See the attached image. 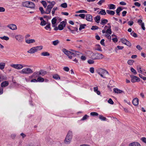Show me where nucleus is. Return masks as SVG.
Listing matches in <instances>:
<instances>
[{
    "instance_id": "obj_1",
    "label": "nucleus",
    "mask_w": 146,
    "mask_h": 146,
    "mask_svg": "<svg viewBox=\"0 0 146 146\" xmlns=\"http://www.w3.org/2000/svg\"><path fill=\"white\" fill-rule=\"evenodd\" d=\"M62 51L70 59H72L73 57L76 56L77 55L82 54L81 53L78 52L73 50V52H72L68 50L65 48H63Z\"/></svg>"
},
{
    "instance_id": "obj_2",
    "label": "nucleus",
    "mask_w": 146,
    "mask_h": 146,
    "mask_svg": "<svg viewBox=\"0 0 146 146\" xmlns=\"http://www.w3.org/2000/svg\"><path fill=\"white\" fill-rule=\"evenodd\" d=\"M62 51L70 59H72L73 57L76 56L77 55L82 54L81 53L78 52L73 50V52H72L68 50L65 48H63Z\"/></svg>"
},
{
    "instance_id": "obj_3",
    "label": "nucleus",
    "mask_w": 146,
    "mask_h": 146,
    "mask_svg": "<svg viewBox=\"0 0 146 146\" xmlns=\"http://www.w3.org/2000/svg\"><path fill=\"white\" fill-rule=\"evenodd\" d=\"M62 51L70 59H72L73 57L76 56L77 55L82 54L81 53L78 52L73 50V52H72L68 50L65 48H63Z\"/></svg>"
},
{
    "instance_id": "obj_4",
    "label": "nucleus",
    "mask_w": 146,
    "mask_h": 146,
    "mask_svg": "<svg viewBox=\"0 0 146 146\" xmlns=\"http://www.w3.org/2000/svg\"><path fill=\"white\" fill-rule=\"evenodd\" d=\"M72 137V131H69L64 140V143L66 144H69L71 141Z\"/></svg>"
},
{
    "instance_id": "obj_5",
    "label": "nucleus",
    "mask_w": 146,
    "mask_h": 146,
    "mask_svg": "<svg viewBox=\"0 0 146 146\" xmlns=\"http://www.w3.org/2000/svg\"><path fill=\"white\" fill-rule=\"evenodd\" d=\"M97 73L102 77L105 78L106 77L104 76L106 74H108V72L106 70L102 68H100L97 70Z\"/></svg>"
},
{
    "instance_id": "obj_6",
    "label": "nucleus",
    "mask_w": 146,
    "mask_h": 146,
    "mask_svg": "<svg viewBox=\"0 0 146 146\" xmlns=\"http://www.w3.org/2000/svg\"><path fill=\"white\" fill-rule=\"evenodd\" d=\"M33 71L30 68H25L23 69L20 73L22 74H29L33 73Z\"/></svg>"
},
{
    "instance_id": "obj_7",
    "label": "nucleus",
    "mask_w": 146,
    "mask_h": 146,
    "mask_svg": "<svg viewBox=\"0 0 146 146\" xmlns=\"http://www.w3.org/2000/svg\"><path fill=\"white\" fill-rule=\"evenodd\" d=\"M104 57L102 54L96 53L93 54L91 56V58L94 60L100 59L103 58Z\"/></svg>"
},
{
    "instance_id": "obj_8",
    "label": "nucleus",
    "mask_w": 146,
    "mask_h": 146,
    "mask_svg": "<svg viewBox=\"0 0 146 146\" xmlns=\"http://www.w3.org/2000/svg\"><path fill=\"white\" fill-rule=\"evenodd\" d=\"M11 66L17 70H20L22 69L23 67H25V65H22L21 64H13L11 65Z\"/></svg>"
},
{
    "instance_id": "obj_9",
    "label": "nucleus",
    "mask_w": 146,
    "mask_h": 146,
    "mask_svg": "<svg viewBox=\"0 0 146 146\" xmlns=\"http://www.w3.org/2000/svg\"><path fill=\"white\" fill-rule=\"evenodd\" d=\"M130 77L131 78V82L133 83H134L136 82H139L140 81V78L136 76L131 75H130Z\"/></svg>"
},
{
    "instance_id": "obj_10",
    "label": "nucleus",
    "mask_w": 146,
    "mask_h": 146,
    "mask_svg": "<svg viewBox=\"0 0 146 146\" xmlns=\"http://www.w3.org/2000/svg\"><path fill=\"white\" fill-rule=\"evenodd\" d=\"M66 22L64 21L60 22V24L58 25V29L60 30H62L64 27H65Z\"/></svg>"
},
{
    "instance_id": "obj_11",
    "label": "nucleus",
    "mask_w": 146,
    "mask_h": 146,
    "mask_svg": "<svg viewBox=\"0 0 146 146\" xmlns=\"http://www.w3.org/2000/svg\"><path fill=\"white\" fill-rule=\"evenodd\" d=\"M121 40L122 43L127 45L129 46H130L131 45V43L128 41L125 38H122L121 39Z\"/></svg>"
},
{
    "instance_id": "obj_12",
    "label": "nucleus",
    "mask_w": 146,
    "mask_h": 146,
    "mask_svg": "<svg viewBox=\"0 0 146 146\" xmlns=\"http://www.w3.org/2000/svg\"><path fill=\"white\" fill-rule=\"evenodd\" d=\"M7 27L12 30H15L17 29V26L14 24H9L7 25Z\"/></svg>"
},
{
    "instance_id": "obj_13",
    "label": "nucleus",
    "mask_w": 146,
    "mask_h": 146,
    "mask_svg": "<svg viewBox=\"0 0 146 146\" xmlns=\"http://www.w3.org/2000/svg\"><path fill=\"white\" fill-rule=\"evenodd\" d=\"M16 39L19 42H21L23 39V36L21 35H18L15 36Z\"/></svg>"
},
{
    "instance_id": "obj_14",
    "label": "nucleus",
    "mask_w": 146,
    "mask_h": 146,
    "mask_svg": "<svg viewBox=\"0 0 146 146\" xmlns=\"http://www.w3.org/2000/svg\"><path fill=\"white\" fill-rule=\"evenodd\" d=\"M36 52H37L35 47H32L29 50L27 51L28 53L31 54L34 53Z\"/></svg>"
},
{
    "instance_id": "obj_15",
    "label": "nucleus",
    "mask_w": 146,
    "mask_h": 146,
    "mask_svg": "<svg viewBox=\"0 0 146 146\" xmlns=\"http://www.w3.org/2000/svg\"><path fill=\"white\" fill-rule=\"evenodd\" d=\"M86 19L87 21L91 22L92 21V17L90 14H87L86 15Z\"/></svg>"
},
{
    "instance_id": "obj_16",
    "label": "nucleus",
    "mask_w": 146,
    "mask_h": 146,
    "mask_svg": "<svg viewBox=\"0 0 146 146\" xmlns=\"http://www.w3.org/2000/svg\"><path fill=\"white\" fill-rule=\"evenodd\" d=\"M9 84V83L8 81H5L1 83V86L2 88L6 87Z\"/></svg>"
},
{
    "instance_id": "obj_17",
    "label": "nucleus",
    "mask_w": 146,
    "mask_h": 146,
    "mask_svg": "<svg viewBox=\"0 0 146 146\" xmlns=\"http://www.w3.org/2000/svg\"><path fill=\"white\" fill-rule=\"evenodd\" d=\"M139 99L137 98L134 99L132 101L133 104L135 106H137L139 103Z\"/></svg>"
},
{
    "instance_id": "obj_18",
    "label": "nucleus",
    "mask_w": 146,
    "mask_h": 146,
    "mask_svg": "<svg viewBox=\"0 0 146 146\" xmlns=\"http://www.w3.org/2000/svg\"><path fill=\"white\" fill-rule=\"evenodd\" d=\"M28 8L34 9L35 7V4L29 1Z\"/></svg>"
},
{
    "instance_id": "obj_19",
    "label": "nucleus",
    "mask_w": 146,
    "mask_h": 146,
    "mask_svg": "<svg viewBox=\"0 0 146 146\" xmlns=\"http://www.w3.org/2000/svg\"><path fill=\"white\" fill-rule=\"evenodd\" d=\"M40 75L39 72H36L33 73L32 76H31V77H33L35 78H36L37 77H39Z\"/></svg>"
},
{
    "instance_id": "obj_20",
    "label": "nucleus",
    "mask_w": 146,
    "mask_h": 146,
    "mask_svg": "<svg viewBox=\"0 0 146 146\" xmlns=\"http://www.w3.org/2000/svg\"><path fill=\"white\" fill-rule=\"evenodd\" d=\"M129 146H141L140 144L137 142H134L130 143Z\"/></svg>"
},
{
    "instance_id": "obj_21",
    "label": "nucleus",
    "mask_w": 146,
    "mask_h": 146,
    "mask_svg": "<svg viewBox=\"0 0 146 146\" xmlns=\"http://www.w3.org/2000/svg\"><path fill=\"white\" fill-rule=\"evenodd\" d=\"M113 91L115 93L117 94L124 92L123 91L117 88H114L113 89Z\"/></svg>"
},
{
    "instance_id": "obj_22",
    "label": "nucleus",
    "mask_w": 146,
    "mask_h": 146,
    "mask_svg": "<svg viewBox=\"0 0 146 146\" xmlns=\"http://www.w3.org/2000/svg\"><path fill=\"white\" fill-rule=\"evenodd\" d=\"M29 1H25L23 2L22 3V5L23 7H28Z\"/></svg>"
},
{
    "instance_id": "obj_23",
    "label": "nucleus",
    "mask_w": 146,
    "mask_h": 146,
    "mask_svg": "<svg viewBox=\"0 0 146 146\" xmlns=\"http://www.w3.org/2000/svg\"><path fill=\"white\" fill-rule=\"evenodd\" d=\"M39 72L40 76H44L47 73L46 71L43 70H40Z\"/></svg>"
},
{
    "instance_id": "obj_24",
    "label": "nucleus",
    "mask_w": 146,
    "mask_h": 146,
    "mask_svg": "<svg viewBox=\"0 0 146 146\" xmlns=\"http://www.w3.org/2000/svg\"><path fill=\"white\" fill-rule=\"evenodd\" d=\"M106 12L108 14L111 15H113L115 13L114 11L111 10H106Z\"/></svg>"
},
{
    "instance_id": "obj_25",
    "label": "nucleus",
    "mask_w": 146,
    "mask_h": 146,
    "mask_svg": "<svg viewBox=\"0 0 146 146\" xmlns=\"http://www.w3.org/2000/svg\"><path fill=\"white\" fill-rule=\"evenodd\" d=\"M56 19L55 17L52 20V26L53 27H55V24L56 23Z\"/></svg>"
},
{
    "instance_id": "obj_26",
    "label": "nucleus",
    "mask_w": 146,
    "mask_h": 146,
    "mask_svg": "<svg viewBox=\"0 0 146 146\" xmlns=\"http://www.w3.org/2000/svg\"><path fill=\"white\" fill-rule=\"evenodd\" d=\"M81 55H77L76 56H77L78 57H80V59L84 61L86 59V57H85V56L82 55V53Z\"/></svg>"
},
{
    "instance_id": "obj_27",
    "label": "nucleus",
    "mask_w": 146,
    "mask_h": 146,
    "mask_svg": "<svg viewBox=\"0 0 146 146\" xmlns=\"http://www.w3.org/2000/svg\"><path fill=\"white\" fill-rule=\"evenodd\" d=\"M100 16L97 15L95 17V20L96 22L97 23H99L100 19Z\"/></svg>"
},
{
    "instance_id": "obj_28",
    "label": "nucleus",
    "mask_w": 146,
    "mask_h": 146,
    "mask_svg": "<svg viewBox=\"0 0 146 146\" xmlns=\"http://www.w3.org/2000/svg\"><path fill=\"white\" fill-rule=\"evenodd\" d=\"M25 42L27 43L30 44L31 43L35 42V40L34 39H31L30 40H26Z\"/></svg>"
},
{
    "instance_id": "obj_29",
    "label": "nucleus",
    "mask_w": 146,
    "mask_h": 146,
    "mask_svg": "<svg viewBox=\"0 0 146 146\" xmlns=\"http://www.w3.org/2000/svg\"><path fill=\"white\" fill-rule=\"evenodd\" d=\"M108 22V21L106 19H102L101 20V22L100 24L104 25Z\"/></svg>"
},
{
    "instance_id": "obj_30",
    "label": "nucleus",
    "mask_w": 146,
    "mask_h": 146,
    "mask_svg": "<svg viewBox=\"0 0 146 146\" xmlns=\"http://www.w3.org/2000/svg\"><path fill=\"white\" fill-rule=\"evenodd\" d=\"M122 10V9L121 8V7H119L118 8L116 11V13L117 15L119 16L120 15L119 12Z\"/></svg>"
},
{
    "instance_id": "obj_31",
    "label": "nucleus",
    "mask_w": 146,
    "mask_h": 146,
    "mask_svg": "<svg viewBox=\"0 0 146 146\" xmlns=\"http://www.w3.org/2000/svg\"><path fill=\"white\" fill-rule=\"evenodd\" d=\"M36 52L38 50H40L42 49L43 46H39L35 47Z\"/></svg>"
},
{
    "instance_id": "obj_32",
    "label": "nucleus",
    "mask_w": 146,
    "mask_h": 146,
    "mask_svg": "<svg viewBox=\"0 0 146 146\" xmlns=\"http://www.w3.org/2000/svg\"><path fill=\"white\" fill-rule=\"evenodd\" d=\"M7 79V78L6 76L2 75L0 76V80H6Z\"/></svg>"
},
{
    "instance_id": "obj_33",
    "label": "nucleus",
    "mask_w": 146,
    "mask_h": 146,
    "mask_svg": "<svg viewBox=\"0 0 146 146\" xmlns=\"http://www.w3.org/2000/svg\"><path fill=\"white\" fill-rule=\"evenodd\" d=\"M41 54L43 56H49L50 54L47 52H43L41 53Z\"/></svg>"
},
{
    "instance_id": "obj_34",
    "label": "nucleus",
    "mask_w": 146,
    "mask_h": 146,
    "mask_svg": "<svg viewBox=\"0 0 146 146\" xmlns=\"http://www.w3.org/2000/svg\"><path fill=\"white\" fill-rule=\"evenodd\" d=\"M5 63L4 62L0 63V69L2 70L5 68Z\"/></svg>"
},
{
    "instance_id": "obj_35",
    "label": "nucleus",
    "mask_w": 146,
    "mask_h": 146,
    "mask_svg": "<svg viewBox=\"0 0 146 146\" xmlns=\"http://www.w3.org/2000/svg\"><path fill=\"white\" fill-rule=\"evenodd\" d=\"M102 10L98 13L99 14L102 15H105L106 14V13L104 9H101Z\"/></svg>"
},
{
    "instance_id": "obj_36",
    "label": "nucleus",
    "mask_w": 146,
    "mask_h": 146,
    "mask_svg": "<svg viewBox=\"0 0 146 146\" xmlns=\"http://www.w3.org/2000/svg\"><path fill=\"white\" fill-rule=\"evenodd\" d=\"M44 79L41 77H39L37 79V81L39 82H43L44 81Z\"/></svg>"
},
{
    "instance_id": "obj_37",
    "label": "nucleus",
    "mask_w": 146,
    "mask_h": 146,
    "mask_svg": "<svg viewBox=\"0 0 146 146\" xmlns=\"http://www.w3.org/2000/svg\"><path fill=\"white\" fill-rule=\"evenodd\" d=\"M111 26H110L108 27L109 29H108L106 31V33H108L110 35L111 34L112 32L111 29Z\"/></svg>"
},
{
    "instance_id": "obj_38",
    "label": "nucleus",
    "mask_w": 146,
    "mask_h": 146,
    "mask_svg": "<svg viewBox=\"0 0 146 146\" xmlns=\"http://www.w3.org/2000/svg\"><path fill=\"white\" fill-rule=\"evenodd\" d=\"M99 118L102 121H106V117H104L101 115H99Z\"/></svg>"
},
{
    "instance_id": "obj_39",
    "label": "nucleus",
    "mask_w": 146,
    "mask_h": 146,
    "mask_svg": "<svg viewBox=\"0 0 146 146\" xmlns=\"http://www.w3.org/2000/svg\"><path fill=\"white\" fill-rule=\"evenodd\" d=\"M134 61L132 60H129L127 61L128 64L130 65H132Z\"/></svg>"
},
{
    "instance_id": "obj_40",
    "label": "nucleus",
    "mask_w": 146,
    "mask_h": 146,
    "mask_svg": "<svg viewBox=\"0 0 146 146\" xmlns=\"http://www.w3.org/2000/svg\"><path fill=\"white\" fill-rule=\"evenodd\" d=\"M60 42L58 40H56L53 41L52 42V44L54 46L57 45Z\"/></svg>"
},
{
    "instance_id": "obj_41",
    "label": "nucleus",
    "mask_w": 146,
    "mask_h": 146,
    "mask_svg": "<svg viewBox=\"0 0 146 146\" xmlns=\"http://www.w3.org/2000/svg\"><path fill=\"white\" fill-rule=\"evenodd\" d=\"M53 77L56 80H60V78L58 74H55L53 76Z\"/></svg>"
},
{
    "instance_id": "obj_42",
    "label": "nucleus",
    "mask_w": 146,
    "mask_h": 146,
    "mask_svg": "<svg viewBox=\"0 0 146 146\" xmlns=\"http://www.w3.org/2000/svg\"><path fill=\"white\" fill-rule=\"evenodd\" d=\"M110 9H115V5L113 4H111L109 6Z\"/></svg>"
},
{
    "instance_id": "obj_43",
    "label": "nucleus",
    "mask_w": 146,
    "mask_h": 146,
    "mask_svg": "<svg viewBox=\"0 0 146 146\" xmlns=\"http://www.w3.org/2000/svg\"><path fill=\"white\" fill-rule=\"evenodd\" d=\"M0 38L2 40H7L9 39V38L8 37L6 36H4L3 37H1Z\"/></svg>"
},
{
    "instance_id": "obj_44",
    "label": "nucleus",
    "mask_w": 146,
    "mask_h": 146,
    "mask_svg": "<svg viewBox=\"0 0 146 146\" xmlns=\"http://www.w3.org/2000/svg\"><path fill=\"white\" fill-rule=\"evenodd\" d=\"M86 26V24L81 25H80V27L79 28V30L81 31L82 29H84L85 28V27Z\"/></svg>"
},
{
    "instance_id": "obj_45",
    "label": "nucleus",
    "mask_w": 146,
    "mask_h": 146,
    "mask_svg": "<svg viewBox=\"0 0 146 146\" xmlns=\"http://www.w3.org/2000/svg\"><path fill=\"white\" fill-rule=\"evenodd\" d=\"M87 11L84 10H81L76 12V13H87Z\"/></svg>"
},
{
    "instance_id": "obj_46",
    "label": "nucleus",
    "mask_w": 146,
    "mask_h": 146,
    "mask_svg": "<svg viewBox=\"0 0 146 146\" xmlns=\"http://www.w3.org/2000/svg\"><path fill=\"white\" fill-rule=\"evenodd\" d=\"M50 23H49L46 25L44 27L46 30H48V29H50V30H51V28H50Z\"/></svg>"
},
{
    "instance_id": "obj_47",
    "label": "nucleus",
    "mask_w": 146,
    "mask_h": 146,
    "mask_svg": "<svg viewBox=\"0 0 146 146\" xmlns=\"http://www.w3.org/2000/svg\"><path fill=\"white\" fill-rule=\"evenodd\" d=\"M60 6L64 8H66L67 7V5L66 3H64L62 4Z\"/></svg>"
},
{
    "instance_id": "obj_48",
    "label": "nucleus",
    "mask_w": 146,
    "mask_h": 146,
    "mask_svg": "<svg viewBox=\"0 0 146 146\" xmlns=\"http://www.w3.org/2000/svg\"><path fill=\"white\" fill-rule=\"evenodd\" d=\"M131 71L133 72V74L135 75L137 74V72L133 68H131Z\"/></svg>"
},
{
    "instance_id": "obj_49",
    "label": "nucleus",
    "mask_w": 146,
    "mask_h": 146,
    "mask_svg": "<svg viewBox=\"0 0 146 146\" xmlns=\"http://www.w3.org/2000/svg\"><path fill=\"white\" fill-rule=\"evenodd\" d=\"M39 9L41 11V13L42 14H43L45 13V11L44 10L43 8L42 7H40L39 8Z\"/></svg>"
},
{
    "instance_id": "obj_50",
    "label": "nucleus",
    "mask_w": 146,
    "mask_h": 146,
    "mask_svg": "<svg viewBox=\"0 0 146 146\" xmlns=\"http://www.w3.org/2000/svg\"><path fill=\"white\" fill-rule=\"evenodd\" d=\"M131 35L135 37H137V35L136 33H135L133 31L130 33Z\"/></svg>"
},
{
    "instance_id": "obj_51",
    "label": "nucleus",
    "mask_w": 146,
    "mask_h": 146,
    "mask_svg": "<svg viewBox=\"0 0 146 146\" xmlns=\"http://www.w3.org/2000/svg\"><path fill=\"white\" fill-rule=\"evenodd\" d=\"M51 11V9H50L48 8H47L44 13L47 14H49L50 13Z\"/></svg>"
},
{
    "instance_id": "obj_52",
    "label": "nucleus",
    "mask_w": 146,
    "mask_h": 146,
    "mask_svg": "<svg viewBox=\"0 0 146 146\" xmlns=\"http://www.w3.org/2000/svg\"><path fill=\"white\" fill-rule=\"evenodd\" d=\"M90 114L92 116H98V114L96 112H91Z\"/></svg>"
},
{
    "instance_id": "obj_53",
    "label": "nucleus",
    "mask_w": 146,
    "mask_h": 146,
    "mask_svg": "<svg viewBox=\"0 0 146 146\" xmlns=\"http://www.w3.org/2000/svg\"><path fill=\"white\" fill-rule=\"evenodd\" d=\"M137 68L138 72L139 73H142L143 70H141V68L140 67H139V66H137Z\"/></svg>"
},
{
    "instance_id": "obj_54",
    "label": "nucleus",
    "mask_w": 146,
    "mask_h": 146,
    "mask_svg": "<svg viewBox=\"0 0 146 146\" xmlns=\"http://www.w3.org/2000/svg\"><path fill=\"white\" fill-rule=\"evenodd\" d=\"M41 3L43 5V6L44 7H46L47 6V4L46 2L44 1H41Z\"/></svg>"
},
{
    "instance_id": "obj_55",
    "label": "nucleus",
    "mask_w": 146,
    "mask_h": 146,
    "mask_svg": "<svg viewBox=\"0 0 146 146\" xmlns=\"http://www.w3.org/2000/svg\"><path fill=\"white\" fill-rule=\"evenodd\" d=\"M98 29V27L96 26H92L91 29L92 30H95Z\"/></svg>"
},
{
    "instance_id": "obj_56",
    "label": "nucleus",
    "mask_w": 146,
    "mask_h": 146,
    "mask_svg": "<svg viewBox=\"0 0 146 146\" xmlns=\"http://www.w3.org/2000/svg\"><path fill=\"white\" fill-rule=\"evenodd\" d=\"M57 9L58 8L57 7H54L53 9L52 12V14L53 15L54 14L55 11L57 10Z\"/></svg>"
},
{
    "instance_id": "obj_57",
    "label": "nucleus",
    "mask_w": 146,
    "mask_h": 146,
    "mask_svg": "<svg viewBox=\"0 0 146 146\" xmlns=\"http://www.w3.org/2000/svg\"><path fill=\"white\" fill-rule=\"evenodd\" d=\"M108 102L111 104H114L113 102L112 101V100L111 98H110L108 101Z\"/></svg>"
},
{
    "instance_id": "obj_58",
    "label": "nucleus",
    "mask_w": 146,
    "mask_h": 146,
    "mask_svg": "<svg viewBox=\"0 0 146 146\" xmlns=\"http://www.w3.org/2000/svg\"><path fill=\"white\" fill-rule=\"evenodd\" d=\"M46 22L44 20H43L41 21L40 23V25L41 26H43L46 25Z\"/></svg>"
},
{
    "instance_id": "obj_59",
    "label": "nucleus",
    "mask_w": 146,
    "mask_h": 146,
    "mask_svg": "<svg viewBox=\"0 0 146 146\" xmlns=\"http://www.w3.org/2000/svg\"><path fill=\"white\" fill-rule=\"evenodd\" d=\"M78 16L81 17L82 19H84L85 17V15L83 14H80L78 15Z\"/></svg>"
},
{
    "instance_id": "obj_60",
    "label": "nucleus",
    "mask_w": 146,
    "mask_h": 146,
    "mask_svg": "<svg viewBox=\"0 0 146 146\" xmlns=\"http://www.w3.org/2000/svg\"><path fill=\"white\" fill-rule=\"evenodd\" d=\"M89 117V116L87 115H85L82 119V120H84L86 119L88 117Z\"/></svg>"
},
{
    "instance_id": "obj_61",
    "label": "nucleus",
    "mask_w": 146,
    "mask_h": 146,
    "mask_svg": "<svg viewBox=\"0 0 146 146\" xmlns=\"http://www.w3.org/2000/svg\"><path fill=\"white\" fill-rule=\"evenodd\" d=\"M89 70L90 72L92 73H93L94 72V68L93 67L90 68Z\"/></svg>"
},
{
    "instance_id": "obj_62",
    "label": "nucleus",
    "mask_w": 146,
    "mask_h": 146,
    "mask_svg": "<svg viewBox=\"0 0 146 146\" xmlns=\"http://www.w3.org/2000/svg\"><path fill=\"white\" fill-rule=\"evenodd\" d=\"M94 62V61L92 60H89L88 61V62L90 64H93Z\"/></svg>"
},
{
    "instance_id": "obj_63",
    "label": "nucleus",
    "mask_w": 146,
    "mask_h": 146,
    "mask_svg": "<svg viewBox=\"0 0 146 146\" xmlns=\"http://www.w3.org/2000/svg\"><path fill=\"white\" fill-rule=\"evenodd\" d=\"M105 1V0H101L98 3V4L101 5Z\"/></svg>"
},
{
    "instance_id": "obj_64",
    "label": "nucleus",
    "mask_w": 146,
    "mask_h": 146,
    "mask_svg": "<svg viewBox=\"0 0 146 146\" xmlns=\"http://www.w3.org/2000/svg\"><path fill=\"white\" fill-rule=\"evenodd\" d=\"M141 140L144 143H146V138L145 137L142 138Z\"/></svg>"
}]
</instances>
